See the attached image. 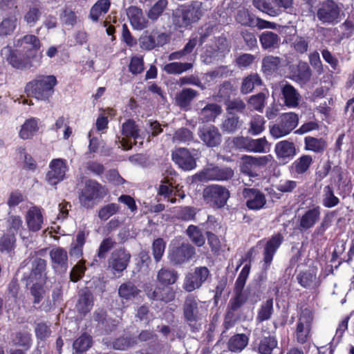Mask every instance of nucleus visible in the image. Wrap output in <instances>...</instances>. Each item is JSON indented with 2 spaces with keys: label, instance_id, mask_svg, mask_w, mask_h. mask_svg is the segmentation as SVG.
<instances>
[{
  "label": "nucleus",
  "instance_id": "20",
  "mask_svg": "<svg viewBox=\"0 0 354 354\" xmlns=\"http://www.w3.org/2000/svg\"><path fill=\"white\" fill-rule=\"evenodd\" d=\"M242 194L249 209L259 210L266 204L265 194L257 188H244Z\"/></svg>",
  "mask_w": 354,
  "mask_h": 354
},
{
  "label": "nucleus",
  "instance_id": "31",
  "mask_svg": "<svg viewBox=\"0 0 354 354\" xmlns=\"http://www.w3.org/2000/svg\"><path fill=\"white\" fill-rule=\"evenodd\" d=\"M128 16L132 26L136 30H143L147 27L148 20L145 17L142 9L131 7Z\"/></svg>",
  "mask_w": 354,
  "mask_h": 354
},
{
  "label": "nucleus",
  "instance_id": "8",
  "mask_svg": "<svg viewBox=\"0 0 354 354\" xmlns=\"http://www.w3.org/2000/svg\"><path fill=\"white\" fill-rule=\"evenodd\" d=\"M196 254V248L188 242L172 244L169 250L168 257L174 266H182L190 261Z\"/></svg>",
  "mask_w": 354,
  "mask_h": 354
},
{
  "label": "nucleus",
  "instance_id": "45",
  "mask_svg": "<svg viewBox=\"0 0 354 354\" xmlns=\"http://www.w3.org/2000/svg\"><path fill=\"white\" fill-rule=\"evenodd\" d=\"M178 276L176 270L162 268L157 274V280L162 286H169L176 283Z\"/></svg>",
  "mask_w": 354,
  "mask_h": 354
},
{
  "label": "nucleus",
  "instance_id": "35",
  "mask_svg": "<svg viewBox=\"0 0 354 354\" xmlns=\"http://www.w3.org/2000/svg\"><path fill=\"white\" fill-rule=\"evenodd\" d=\"M327 147V142L322 138L306 136L304 138V149L317 153H323Z\"/></svg>",
  "mask_w": 354,
  "mask_h": 354
},
{
  "label": "nucleus",
  "instance_id": "11",
  "mask_svg": "<svg viewBox=\"0 0 354 354\" xmlns=\"http://www.w3.org/2000/svg\"><path fill=\"white\" fill-rule=\"evenodd\" d=\"M341 8L334 0H324L317 10V17L322 24L335 25L340 21Z\"/></svg>",
  "mask_w": 354,
  "mask_h": 354
},
{
  "label": "nucleus",
  "instance_id": "23",
  "mask_svg": "<svg viewBox=\"0 0 354 354\" xmlns=\"http://www.w3.org/2000/svg\"><path fill=\"white\" fill-rule=\"evenodd\" d=\"M52 268L55 272L64 273L68 269V254L62 248H55L50 251Z\"/></svg>",
  "mask_w": 354,
  "mask_h": 354
},
{
  "label": "nucleus",
  "instance_id": "1",
  "mask_svg": "<svg viewBox=\"0 0 354 354\" xmlns=\"http://www.w3.org/2000/svg\"><path fill=\"white\" fill-rule=\"evenodd\" d=\"M15 46L17 48L7 46L1 49V55L12 68L26 71L41 64L42 55H37V51L41 43L37 36L26 35L15 42Z\"/></svg>",
  "mask_w": 354,
  "mask_h": 354
},
{
  "label": "nucleus",
  "instance_id": "15",
  "mask_svg": "<svg viewBox=\"0 0 354 354\" xmlns=\"http://www.w3.org/2000/svg\"><path fill=\"white\" fill-rule=\"evenodd\" d=\"M313 315L311 310L305 308L301 310L296 328L297 342L300 344H306L310 337Z\"/></svg>",
  "mask_w": 354,
  "mask_h": 354
},
{
  "label": "nucleus",
  "instance_id": "18",
  "mask_svg": "<svg viewBox=\"0 0 354 354\" xmlns=\"http://www.w3.org/2000/svg\"><path fill=\"white\" fill-rule=\"evenodd\" d=\"M169 34L154 30L151 32L146 31L139 39L140 48L145 50H151L156 47H162L169 43Z\"/></svg>",
  "mask_w": 354,
  "mask_h": 354
},
{
  "label": "nucleus",
  "instance_id": "36",
  "mask_svg": "<svg viewBox=\"0 0 354 354\" xmlns=\"http://www.w3.org/2000/svg\"><path fill=\"white\" fill-rule=\"evenodd\" d=\"M175 296L176 293L171 288L163 286L162 287H156L150 297L153 300L168 303L173 301Z\"/></svg>",
  "mask_w": 354,
  "mask_h": 354
},
{
  "label": "nucleus",
  "instance_id": "42",
  "mask_svg": "<svg viewBox=\"0 0 354 354\" xmlns=\"http://www.w3.org/2000/svg\"><path fill=\"white\" fill-rule=\"evenodd\" d=\"M263 84L261 77L257 73H251L243 79L241 85V93L248 94L251 93L257 86Z\"/></svg>",
  "mask_w": 354,
  "mask_h": 354
},
{
  "label": "nucleus",
  "instance_id": "56",
  "mask_svg": "<svg viewBox=\"0 0 354 354\" xmlns=\"http://www.w3.org/2000/svg\"><path fill=\"white\" fill-rule=\"evenodd\" d=\"M294 75L299 81L308 82L312 75L310 66L306 62H299L297 66L296 71L294 73Z\"/></svg>",
  "mask_w": 354,
  "mask_h": 354
},
{
  "label": "nucleus",
  "instance_id": "59",
  "mask_svg": "<svg viewBox=\"0 0 354 354\" xmlns=\"http://www.w3.org/2000/svg\"><path fill=\"white\" fill-rule=\"evenodd\" d=\"M225 105L227 113L230 115L235 114L236 113H242L244 112L246 106L243 100L240 98L228 100Z\"/></svg>",
  "mask_w": 354,
  "mask_h": 354
},
{
  "label": "nucleus",
  "instance_id": "30",
  "mask_svg": "<svg viewBox=\"0 0 354 354\" xmlns=\"http://www.w3.org/2000/svg\"><path fill=\"white\" fill-rule=\"evenodd\" d=\"M281 94L286 106L289 107H296L298 106L300 95L292 85L288 82L283 84L281 87Z\"/></svg>",
  "mask_w": 354,
  "mask_h": 354
},
{
  "label": "nucleus",
  "instance_id": "46",
  "mask_svg": "<svg viewBox=\"0 0 354 354\" xmlns=\"http://www.w3.org/2000/svg\"><path fill=\"white\" fill-rule=\"evenodd\" d=\"M274 150L278 158H291L296 153L294 143L288 140H283L278 142L275 146Z\"/></svg>",
  "mask_w": 354,
  "mask_h": 354
},
{
  "label": "nucleus",
  "instance_id": "61",
  "mask_svg": "<svg viewBox=\"0 0 354 354\" xmlns=\"http://www.w3.org/2000/svg\"><path fill=\"white\" fill-rule=\"evenodd\" d=\"M32 286L30 287V294L33 297V304H39L44 299L45 290L42 283L38 281L31 283Z\"/></svg>",
  "mask_w": 354,
  "mask_h": 354
},
{
  "label": "nucleus",
  "instance_id": "24",
  "mask_svg": "<svg viewBox=\"0 0 354 354\" xmlns=\"http://www.w3.org/2000/svg\"><path fill=\"white\" fill-rule=\"evenodd\" d=\"M256 350L260 354H272L273 350L277 347L278 341L275 336L271 335L270 332L263 331L256 340Z\"/></svg>",
  "mask_w": 354,
  "mask_h": 354
},
{
  "label": "nucleus",
  "instance_id": "50",
  "mask_svg": "<svg viewBox=\"0 0 354 354\" xmlns=\"http://www.w3.org/2000/svg\"><path fill=\"white\" fill-rule=\"evenodd\" d=\"M339 203V199L334 194L332 185L324 187L322 195V205L326 208H332Z\"/></svg>",
  "mask_w": 354,
  "mask_h": 354
},
{
  "label": "nucleus",
  "instance_id": "13",
  "mask_svg": "<svg viewBox=\"0 0 354 354\" xmlns=\"http://www.w3.org/2000/svg\"><path fill=\"white\" fill-rule=\"evenodd\" d=\"M209 275V270L206 266L195 268L194 272L185 275L183 284V289L188 292L199 289L206 281Z\"/></svg>",
  "mask_w": 354,
  "mask_h": 354
},
{
  "label": "nucleus",
  "instance_id": "22",
  "mask_svg": "<svg viewBox=\"0 0 354 354\" xmlns=\"http://www.w3.org/2000/svg\"><path fill=\"white\" fill-rule=\"evenodd\" d=\"M200 139L208 147H216L221 145L222 136L218 129L214 125L204 127L198 133Z\"/></svg>",
  "mask_w": 354,
  "mask_h": 354
},
{
  "label": "nucleus",
  "instance_id": "51",
  "mask_svg": "<svg viewBox=\"0 0 354 354\" xmlns=\"http://www.w3.org/2000/svg\"><path fill=\"white\" fill-rule=\"evenodd\" d=\"M92 344V337L84 333L74 341L73 347L76 353H82L88 351L91 347Z\"/></svg>",
  "mask_w": 354,
  "mask_h": 354
},
{
  "label": "nucleus",
  "instance_id": "34",
  "mask_svg": "<svg viewBox=\"0 0 354 354\" xmlns=\"http://www.w3.org/2000/svg\"><path fill=\"white\" fill-rule=\"evenodd\" d=\"M110 0H97L91 8L89 18L95 22H97L102 15H106L111 7Z\"/></svg>",
  "mask_w": 354,
  "mask_h": 354
},
{
  "label": "nucleus",
  "instance_id": "29",
  "mask_svg": "<svg viewBox=\"0 0 354 354\" xmlns=\"http://www.w3.org/2000/svg\"><path fill=\"white\" fill-rule=\"evenodd\" d=\"M93 306V296L90 290L83 291L79 295L75 308L77 311L83 315L91 312Z\"/></svg>",
  "mask_w": 354,
  "mask_h": 354
},
{
  "label": "nucleus",
  "instance_id": "14",
  "mask_svg": "<svg viewBox=\"0 0 354 354\" xmlns=\"http://www.w3.org/2000/svg\"><path fill=\"white\" fill-rule=\"evenodd\" d=\"M48 167L49 169L45 176V180L48 185L55 186L64 180L68 169L65 159L54 158L50 162Z\"/></svg>",
  "mask_w": 354,
  "mask_h": 354
},
{
  "label": "nucleus",
  "instance_id": "55",
  "mask_svg": "<svg viewBox=\"0 0 354 354\" xmlns=\"http://www.w3.org/2000/svg\"><path fill=\"white\" fill-rule=\"evenodd\" d=\"M12 342L15 346H21L28 350L32 346V335L28 332H17L12 339Z\"/></svg>",
  "mask_w": 354,
  "mask_h": 354
},
{
  "label": "nucleus",
  "instance_id": "33",
  "mask_svg": "<svg viewBox=\"0 0 354 354\" xmlns=\"http://www.w3.org/2000/svg\"><path fill=\"white\" fill-rule=\"evenodd\" d=\"M259 41L263 49H275L279 47L281 38L277 33L267 30L259 36Z\"/></svg>",
  "mask_w": 354,
  "mask_h": 354
},
{
  "label": "nucleus",
  "instance_id": "39",
  "mask_svg": "<svg viewBox=\"0 0 354 354\" xmlns=\"http://www.w3.org/2000/svg\"><path fill=\"white\" fill-rule=\"evenodd\" d=\"M281 64V58L273 55H268L262 60V71L266 75H271L277 72Z\"/></svg>",
  "mask_w": 354,
  "mask_h": 354
},
{
  "label": "nucleus",
  "instance_id": "58",
  "mask_svg": "<svg viewBox=\"0 0 354 354\" xmlns=\"http://www.w3.org/2000/svg\"><path fill=\"white\" fill-rule=\"evenodd\" d=\"M265 120L263 116L254 115L250 122L248 132L254 136L260 134L264 129Z\"/></svg>",
  "mask_w": 354,
  "mask_h": 354
},
{
  "label": "nucleus",
  "instance_id": "2",
  "mask_svg": "<svg viewBox=\"0 0 354 354\" xmlns=\"http://www.w3.org/2000/svg\"><path fill=\"white\" fill-rule=\"evenodd\" d=\"M57 77L53 75H37L26 84L24 92L28 97L39 101L49 102L57 85Z\"/></svg>",
  "mask_w": 354,
  "mask_h": 354
},
{
  "label": "nucleus",
  "instance_id": "6",
  "mask_svg": "<svg viewBox=\"0 0 354 354\" xmlns=\"http://www.w3.org/2000/svg\"><path fill=\"white\" fill-rule=\"evenodd\" d=\"M202 195L206 205L213 209H221L227 204L230 192L225 186L212 184L203 189Z\"/></svg>",
  "mask_w": 354,
  "mask_h": 354
},
{
  "label": "nucleus",
  "instance_id": "12",
  "mask_svg": "<svg viewBox=\"0 0 354 354\" xmlns=\"http://www.w3.org/2000/svg\"><path fill=\"white\" fill-rule=\"evenodd\" d=\"M172 160L183 171H192L197 167V153L187 148H176L171 153Z\"/></svg>",
  "mask_w": 354,
  "mask_h": 354
},
{
  "label": "nucleus",
  "instance_id": "64",
  "mask_svg": "<svg viewBox=\"0 0 354 354\" xmlns=\"http://www.w3.org/2000/svg\"><path fill=\"white\" fill-rule=\"evenodd\" d=\"M291 47L297 53L302 55L308 51L309 41L308 39L304 37L297 36L292 39Z\"/></svg>",
  "mask_w": 354,
  "mask_h": 354
},
{
  "label": "nucleus",
  "instance_id": "19",
  "mask_svg": "<svg viewBox=\"0 0 354 354\" xmlns=\"http://www.w3.org/2000/svg\"><path fill=\"white\" fill-rule=\"evenodd\" d=\"M131 257L129 252L124 247H120L111 253L109 259V266L114 273H121L127 268Z\"/></svg>",
  "mask_w": 354,
  "mask_h": 354
},
{
  "label": "nucleus",
  "instance_id": "10",
  "mask_svg": "<svg viewBox=\"0 0 354 354\" xmlns=\"http://www.w3.org/2000/svg\"><path fill=\"white\" fill-rule=\"evenodd\" d=\"M47 254V248H44L34 252V258L31 263V270L27 277L26 285H30L35 281L45 282L46 277V261L42 259Z\"/></svg>",
  "mask_w": 354,
  "mask_h": 354
},
{
  "label": "nucleus",
  "instance_id": "32",
  "mask_svg": "<svg viewBox=\"0 0 354 354\" xmlns=\"http://www.w3.org/2000/svg\"><path fill=\"white\" fill-rule=\"evenodd\" d=\"M243 121L236 114H227L221 124L224 133L232 134L241 129Z\"/></svg>",
  "mask_w": 354,
  "mask_h": 354
},
{
  "label": "nucleus",
  "instance_id": "27",
  "mask_svg": "<svg viewBox=\"0 0 354 354\" xmlns=\"http://www.w3.org/2000/svg\"><path fill=\"white\" fill-rule=\"evenodd\" d=\"M26 221L29 230L32 232L40 230L44 222L41 209L36 206L30 207L26 213Z\"/></svg>",
  "mask_w": 354,
  "mask_h": 354
},
{
  "label": "nucleus",
  "instance_id": "4",
  "mask_svg": "<svg viewBox=\"0 0 354 354\" xmlns=\"http://www.w3.org/2000/svg\"><path fill=\"white\" fill-rule=\"evenodd\" d=\"M202 16L201 7L197 3L180 6L173 13V24L176 28H189Z\"/></svg>",
  "mask_w": 354,
  "mask_h": 354
},
{
  "label": "nucleus",
  "instance_id": "3",
  "mask_svg": "<svg viewBox=\"0 0 354 354\" xmlns=\"http://www.w3.org/2000/svg\"><path fill=\"white\" fill-rule=\"evenodd\" d=\"M108 192L109 190L105 185L96 180L88 179L85 181L84 187L79 191L78 200L82 207L91 209L97 202L103 199Z\"/></svg>",
  "mask_w": 354,
  "mask_h": 354
},
{
  "label": "nucleus",
  "instance_id": "37",
  "mask_svg": "<svg viewBox=\"0 0 354 354\" xmlns=\"http://www.w3.org/2000/svg\"><path fill=\"white\" fill-rule=\"evenodd\" d=\"M246 150L256 153L266 152V147L268 145V141L265 137L258 139L241 138Z\"/></svg>",
  "mask_w": 354,
  "mask_h": 354
},
{
  "label": "nucleus",
  "instance_id": "54",
  "mask_svg": "<svg viewBox=\"0 0 354 354\" xmlns=\"http://www.w3.org/2000/svg\"><path fill=\"white\" fill-rule=\"evenodd\" d=\"M167 6V0H158L149 10L147 17L153 21H157L162 16Z\"/></svg>",
  "mask_w": 354,
  "mask_h": 354
},
{
  "label": "nucleus",
  "instance_id": "26",
  "mask_svg": "<svg viewBox=\"0 0 354 354\" xmlns=\"http://www.w3.org/2000/svg\"><path fill=\"white\" fill-rule=\"evenodd\" d=\"M199 95V92L192 88H184L177 93L175 102L180 109L187 110L192 101Z\"/></svg>",
  "mask_w": 354,
  "mask_h": 354
},
{
  "label": "nucleus",
  "instance_id": "63",
  "mask_svg": "<svg viewBox=\"0 0 354 354\" xmlns=\"http://www.w3.org/2000/svg\"><path fill=\"white\" fill-rule=\"evenodd\" d=\"M166 242L162 238H157L152 243V252L156 262H159L164 254Z\"/></svg>",
  "mask_w": 354,
  "mask_h": 354
},
{
  "label": "nucleus",
  "instance_id": "38",
  "mask_svg": "<svg viewBox=\"0 0 354 354\" xmlns=\"http://www.w3.org/2000/svg\"><path fill=\"white\" fill-rule=\"evenodd\" d=\"M89 234L88 231L86 233L84 230H80L77 232L75 238V242L71 244L69 254L72 257L80 258L83 255V247L86 242V238Z\"/></svg>",
  "mask_w": 354,
  "mask_h": 354
},
{
  "label": "nucleus",
  "instance_id": "21",
  "mask_svg": "<svg viewBox=\"0 0 354 354\" xmlns=\"http://www.w3.org/2000/svg\"><path fill=\"white\" fill-rule=\"evenodd\" d=\"M241 171L243 174L251 176L252 171L257 168H261L268 165L272 160L271 155L254 157L252 156H243Z\"/></svg>",
  "mask_w": 354,
  "mask_h": 354
},
{
  "label": "nucleus",
  "instance_id": "25",
  "mask_svg": "<svg viewBox=\"0 0 354 354\" xmlns=\"http://www.w3.org/2000/svg\"><path fill=\"white\" fill-rule=\"evenodd\" d=\"M39 119L31 117L26 119L21 126L19 137L22 140L32 139L39 131Z\"/></svg>",
  "mask_w": 354,
  "mask_h": 354
},
{
  "label": "nucleus",
  "instance_id": "47",
  "mask_svg": "<svg viewBox=\"0 0 354 354\" xmlns=\"http://www.w3.org/2000/svg\"><path fill=\"white\" fill-rule=\"evenodd\" d=\"M193 68V64L189 62H170L166 64L162 71L168 75H180Z\"/></svg>",
  "mask_w": 354,
  "mask_h": 354
},
{
  "label": "nucleus",
  "instance_id": "48",
  "mask_svg": "<svg viewBox=\"0 0 354 354\" xmlns=\"http://www.w3.org/2000/svg\"><path fill=\"white\" fill-rule=\"evenodd\" d=\"M273 313V299L269 298L261 304L256 317L257 322L261 323L270 319Z\"/></svg>",
  "mask_w": 354,
  "mask_h": 354
},
{
  "label": "nucleus",
  "instance_id": "28",
  "mask_svg": "<svg viewBox=\"0 0 354 354\" xmlns=\"http://www.w3.org/2000/svg\"><path fill=\"white\" fill-rule=\"evenodd\" d=\"M313 162L310 155L303 154L296 159L289 167L291 174L301 176L306 174Z\"/></svg>",
  "mask_w": 354,
  "mask_h": 354
},
{
  "label": "nucleus",
  "instance_id": "9",
  "mask_svg": "<svg viewBox=\"0 0 354 354\" xmlns=\"http://www.w3.org/2000/svg\"><path fill=\"white\" fill-rule=\"evenodd\" d=\"M298 115L293 112L282 113L276 124L270 128V133L274 138H279L288 135L297 126Z\"/></svg>",
  "mask_w": 354,
  "mask_h": 354
},
{
  "label": "nucleus",
  "instance_id": "43",
  "mask_svg": "<svg viewBox=\"0 0 354 354\" xmlns=\"http://www.w3.org/2000/svg\"><path fill=\"white\" fill-rule=\"evenodd\" d=\"M236 21L243 26L255 27L256 17L248 9L241 8L239 9L235 15Z\"/></svg>",
  "mask_w": 354,
  "mask_h": 354
},
{
  "label": "nucleus",
  "instance_id": "41",
  "mask_svg": "<svg viewBox=\"0 0 354 354\" xmlns=\"http://www.w3.org/2000/svg\"><path fill=\"white\" fill-rule=\"evenodd\" d=\"M140 292L138 288L130 281L122 283L118 288L119 296L127 301L134 299Z\"/></svg>",
  "mask_w": 354,
  "mask_h": 354
},
{
  "label": "nucleus",
  "instance_id": "44",
  "mask_svg": "<svg viewBox=\"0 0 354 354\" xmlns=\"http://www.w3.org/2000/svg\"><path fill=\"white\" fill-rule=\"evenodd\" d=\"M221 112L222 109L220 105L216 103H209L201 109L200 115L203 122H208L214 121Z\"/></svg>",
  "mask_w": 354,
  "mask_h": 354
},
{
  "label": "nucleus",
  "instance_id": "60",
  "mask_svg": "<svg viewBox=\"0 0 354 354\" xmlns=\"http://www.w3.org/2000/svg\"><path fill=\"white\" fill-rule=\"evenodd\" d=\"M316 279V274L309 270L301 272L297 276L299 284L305 288H310L315 283Z\"/></svg>",
  "mask_w": 354,
  "mask_h": 354
},
{
  "label": "nucleus",
  "instance_id": "52",
  "mask_svg": "<svg viewBox=\"0 0 354 354\" xmlns=\"http://www.w3.org/2000/svg\"><path fill=\"white\" fill-rule=\"evenodd\" d=\"M248 301V296L243 291L234 290V296L229 301L227 309L236 312Z\"/></svg>",
  "mask_w": 354,
  "mask_h": 354
},
{
  "label": "nucleus",
  "instance_id": "40",
  "mask_svg": "<svg viewBox=\"0 0 354 354\" xmlns=\"http://www.w3.org/2000/svg\"><path fill=\"white\" fill-rule=\"evenodd\" d=\"M248 341L249 339L245 334H235L230 338L227 348L232 352H241L246 347Z\"/></svg>",
  "mask_w": 354,
  "mask_h": 354
},
{
  "label": "nucleus",
  "instance_id": "7",
  "mask_svg": "<svg viewBox=\"0 0 354 354\" xmlns=\"http://www.w3.org/2000/svg\"><path fill=\"white\" fill-rule=\"evenodd\" d=\"M234 176V171L227 166L205 167L193 176L194 182L228 181Z\"/></svg>",
  "mask_w": 354,
  "mask_h": 354
},
{
  "label": "nucleus",
  "instance_id": "16",
  "mask_svg": "<svg viewBox=\"0 0 354 354\" xmlns=\"http://www.w3.org/2000/svg\"><path fill=\"white\" fill-rule=\"evenodd\" d=\"M283 241L281 233L272 235L266 243L263 251L262 270L266 272L270 270L274 257Z\"/></svg>",
  "mask_w": 354,
  "mask_h": 354
},
{
  "label": "nucleus",
  "instance_id": "53",
  "mask_svg": "<svg viewBox=\"0 0 354 354\" xmlns=\"http://www.w3.org/2000/svg\"><path fill=\"white\" fill-rule=\"evenodd\" d=\"M122 134L127 138L136 140L140 137L139 127L133 120L129 119L122 125Z\"/></svg>",
  "mask_w": 354,
  "mask_h": 354
},
{
  "label": "nucleus",
  "instance_id": "17",
  "mask_svg": "<svg viewBox=\"0 0 354 354\" xmlns=\"http://www.w3.org/2000/svg\"><path fill=\"white\" fill-rule=\"evenodd\" d=\"M321 216V207L317 205H313L308 209L298 216L297 228L301 232H306L314 227L318 223Z\"/></svg>",
  "mask_w": 354,
  "mask_h": 354
},
{
  "label": "nucleus",
  "instance_id": "5",
  "mask_svg": "<svg viewBox=\"0 0 354 354\" xmlns=\"http://www.w3.org/2000/svg\"><path fill=\"white\" fill-rule=\"evenodd\" d=\"M203 307L201 301L197 296L188 295L183 305V317L185 322L189 326L192 332L196 333L201 329V324L198 321L201 319Z\"/></svg>",
  "mask_w": 354,
  "mask_h": 354
},
{
  "label": "nucleus",
  "instance_id": "49",
  "mask_svg": "<svg viewBox=\"0 0 354 354\" xmlns=\"http://www.w3.org/2000/svg\"><path fill=\"white\" fill-rule=\"evenodd\" d=\"M185 234L192 243L198 248L203 246L205 243V238L201 230L197 225H189L185 231Z\"/></svg>",
  "mask_w": 354,
  "mask_h": 354
},
{
  "label": "nucleus",
  "instance_id": "57",
  "mask_svg": "<svg viewBox=\"0 0 354 354\" xmlns=\"http://www.w3.org/2000/svg\"><path fill=\"white\" fill-rule=\"evenodd\" d=\"M17 26V19L7 17L3 19L0 24V36H8L13 33Z\"/></svg>",
  "mask_w": 354,
  "mask_h": 354
},
{
  "label": "nucleus",
  "instance_id": "62",
  "mask_svg": "<svg viewBox=\"0 0 354 354\" xmlns=\"http://www.w3.org/2000/svg\"><path fill=\"white\" fill-rule=\"evenodd\" d=\"M41 12L38 6L30 7L24 17V21L30 26H33L40 19Z\"/></svg>",
  "mask_w": 354,
  "mask_h": 354
}]
</instances>
